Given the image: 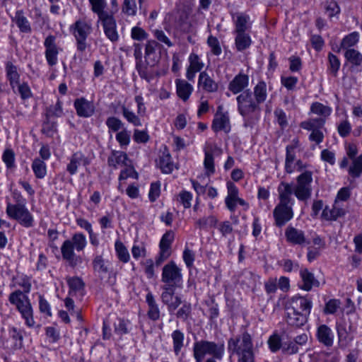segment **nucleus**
Returning <instances> with one entry per match:
<instances>
[{
  "label": "nucleus",
  "mask_w": 362,
  "mask_h": 362,
  "mask_svg": "<svg viewBox=\"0 0 362 362\" xmlns=\"http://www.w3.org/2000/svg\"><path fill=\"white\" fill-rule=\"evenodd\" d=\"M279 202L273 211L274 224L281 228L293 217V206L295 199L293 198L292 185L281 182L277 188Z\"/></svg>",
  "instance_id": "f257e3e1"
},
{
  "label": "nucleus",
  "mask_w": 362,
  "mask_h": 362,
  "mask_svg": "<svg viewBox=\"0 0 362 362\" xmlns=\"http://www.w3.org/2000/svg\"><path fill=\"white\" fill-rule=\"evenodd\" d=\"M312 301L306 297H293L286 307V321L290 326L300 327L305 325L310 313Z\"/></svg>",
  "instance_id": "f03ea898"
},
{
  "label": "nucleus",
  "mask_w": 362,
  "mask_h": 362,
  "mask_svg": "<svg viewBox=\"0 0 362 362\" xmlns=\"http://www.w3.org/2000/svg\"><path fill=\"white\" fill-rule=\"evenodd\" d=\"M238 110L245 119V126L254 124L259 119L260 105L254 98L252 92L247 89L236 98Z\"/></svg>",
  "instance_id": "7ed1b4c3"
},
{
  "label": "nucleus",
  "mask_w": 362,
  "mask_h": 362,
  "mask_svg": "<svg viewBox=\"0 0 362 362\" xmlns=\"http://www.w3.org/2000/svg\"><path fill=\"white\" fill-rule=\"evenodd\" d=\"M228 349L231 355H236L238 362H255L253 343L251 335L244 332L228 341Z\"/></svg>",
  "instance_id": "20e7f679"
},
{
  "label": "nucleus",
  "mask_w": 362,
  "mask_h": 362,
  "mask_svg": "<svg viewBox=\"0 0 362 362\" xmlns=\"http://www.w3.org/2000/svg\"><path fill=\"white\" fill-rule=\"evenodd\" d=\"M86 238L82 233H75L71 240H66L62 247L61 252L64 259L68 262L69 266L75 267L81 262V258L76 255L74 249L78 252L82 251L86 245Z\"/></svg>",
  "instance_id": "39448f33"
},
{
  "label": "nucleus",
  "mask_w": 362,
  "mask_h": 362,
  "mask_svg": "<svg viewBox=\"0 0 362 362\" xmlns=\"http://www.w3.org/2000/svg\"><path fill=\"white\" fill-rule=\"evenodd\" d=\"M224 342L210 341L200 340L194 342L193 346V356L196 362H202L206 354L212 356V358L221 360L224 354Z\"/></svg>",
  "instance_id": "423d86ee"
},
{
  "label": "nucleus",
  "mask_w": 362,
  "mask_h": 362,
  "mask_svg": "<svg viewBox=\"0 0 362 362\" xmlns=\"http://www.w3.org/2000/svg\"><path fill=\"white\" fill-rule=\"evenodd\" d=\"M8 300L11 304L16 307L25 320V325L29 327H33L35 322L33 318V308L27 295L21 290H16L9 295Z\"/></svg>",
  "instance_id": "0eeeda50"
},
{
  "label": "nucleus",
  "mask_w": 362,
  "mask_h": 362,
  "mask_svg": "<svg viewBox=\"0 0 362 362\" xmlns=\"http://www.w3.org/2000/svg\"><path fill=\"white\" fill-rule=\"evenodd\" d=\"M91 24L84 19L76 21L69 27V31L76 40V49L83 52L88 47L87 38L92 32Z\"/></svg>",
  "instance_id": "6e6552de"
},
{
  "label": "nucleus",
  "mask_w": 362,
  "mask_h": 362,
  "mask_svg": "<svg viewBox=\"0 0 362 362\" xmlns=\"http://www.w3.org/2000/svg\"><path fill=\"white\" fill-rule=\"evenodd\" d=\"M313 173L305 170L296 177V185L293 187V194L301 202H307L312 195Z\"/></svg>",
  "instance_id": "1a4fd4ad"
},
{
  "label": "nucleus",
  "mask_w": 362,
  "mask_h": 362,
  "mask_svg": "<svg viewBox=\"0 0 362 362\" xmlns=\"http://www.w3.org/2000/svg\"><path fill=\"white\" fill-rule=\"evenodd\" d=\"M6 214L11 218L16 220L21 226L25 228L33 226V216L26 208L23 202L14 204L8 203Z\"/></svg>",
  "instance_id": "9d476101"
},
{
  "label": "nucleus",
  "mask_w": 362,
  "mask_h": 362,
  "mask_svg": "<svg viewBox=\"0 0 362 362\" xmlns=\"http://www.w3.org/2000/svg\"><path fill=\"white\" fill-rule=\"evenodd\" d=\"M161 281L163 286L180 288L182 284L181 269L171 261L166 264L162 269Z\"/></svg>",
  "instance_id": "9b49d317"
},
{
  "label": "nucleus",
  "mask_w": 362,
  "mask_h": 362,
  "mask_svg": "<svg viewBox=\"0 0 362 362\" xmlns=\"http://www.w3.org/2000/svg\"><path fill=\"white\" fill-rule=\"evenodd\" d=\"M45 57L49 66H55L58 62V54L62 48L56 43V37L52 35L47 36L44 41Z\"/></svg>",
  "instance_id": "f8f14e48"
},
{
  "label": "nucleus",
  "mask_w": 362,
  "mask_h": 362,
  "mask_svg": "<svg viewBox=\"0 0 362 362\" xmlns=\"http://www.w3.org/2000/svg\"><path fill=\"white\" fill-rule=\"evenodd\" d=\"M68 163L66 170L70 175H74L78 172L80 165L85 167L90 163V160L81 151H78L72 153L67 158Z\"/></svg>",
  "instance_id": "ddd939ff"
},
{
  "label": "nucleus",
  "mask_w": 362,
  "mask_h": 362,
  "mask_svg": "<svg viewBox=\"0 0 362 362\" xmlns=\"http://www.w3.org/2000/svg\"><path fill=\"white\" fill-rule=\"evenodd\" d=\"M101 21L105 36L112 42L119 40V34L117 30V23L113 13L108 14L99 18Z\"/></svg>",
  "instance_id": "4468645a"
},
{
  "label": "nucleus",
  "mask_w": 362,
  "mask_h": 362,
  "mask_svg": "<svg viewBox=\"0 0 362 362\" xmlns=\"http://www.w3.org/2000/svg\"><path fill=\"white\" fill-rule=\"evenodd\" d=\"M74 108L78 116L88 118L93 116L95 112L93 101L87 100L83 97L76 98L74 103Z\"/></svg>",
  "instance_id": "2eb2a0df"
},
{
  "label": "nucleus",
  "mask_w": 362,
  "mask_h": 362,
  "mask_svg": "<svg viewBox=\"0 0 362 362\" xmlns=\"http://www.w3.org/2000/svg\"><path fill=\"white\" fill-rule=\"evenodd\" d=\"M231 17L235 25L234 33H246L251 28L250 17L246 13H231Z\"/></svg>",
  "instance_id": "dca6fc26"
},
{
  "label": "nucleus",
  "mask_w": 362,
  "mask_h": 362,
  "mask_svg": "<svg viewBox=\"0 0 362 362\" xmlns=\"http://www.w3.org/2000/svg\"><path fill=\"white\" fill-rule=\"evenodd\" d=\"M92 265L94 273L101 279L111 272V263L102 255H96L93 259Z\"/></svg>",
  "instance_id": "f3484780"
},
{
  "label": "nucleus",
  "mask_w": 362,
  "mask_h": 362,
  "mask_svg": "<svg viewBox=\"0 0 362 362\" xmlns=\"http://www.w3.org/2000/svg\"><path fill=\"white\" fill-rule=\"evenodd\" d=\"M285 236L287 242L293 245H303L305 243L307 244L310 243V242L306 241L304 232L293 226L287 227L285 230Z\"/></svg>",
  "instance_id": "a211bd4d"
},
{
  "label": "nucleus",
  "mask_w": 362,
  "mask_h": 362,
  "mask_svg": "<svg viewBox=\"0 0 362 362\" xmlns=\"http://www.w3.org/2000/svg\"><path fill=\"white\" fill-rule=\"evenodd\" d=\"M249 77L244 74H239L236 75L233 79L228 84V90L233 94L242 93L245 88L248 86Z\"/></svg>",
  "instance_id": "6ab92c4d"
},
{
  "label": "nucleus",
  "mask_w": 362,
  "mask_h": 362,
  "mask_svg": "<svg viewBox=\"0 0 362 362\" xmlns=\"http://www.w3.org/2000/svg\"><path fill=\"white\" fill-rule=\"evenodd\" d=\"M161 45L156 40H149L145 45V58L151 66L159 61L160 56L156 54V49Z\"/></svg>",
  "instance_id": "aec40b11"
},
{
  "label": "nucleus",
  "mask_w": 362,
  "mask_h": 362,
  "mask_svg": "<svg viewBox=\"0 0 362 362\" xmlns=\"http://www.w3.org/2000/svg\"><path fill=\"white\" fill-rule=\"evenodd\" d=\"M317 338L318 341L326 346H332L334 343V334L332 329L326 325H321L317 327Z\"/></svg>",
  "instance_id": "412c9836"
},
{
  "label": "nucleus",
  "mask_w": 362,
  "mask_h": 362,
  "mask_svg": "<svg viewBox=\"0 0 362 362\" xmlns=\"http://www.w3.org/2000/svg\"><path fill=\"white\" fill-rule=\"evenodd\" d=\"M300 275L303 281V284L300 286L301 289L309 291L313 286L319 287V281L317 280L313 274L310 272L307 269H300Z\"/></svg>",
  "instance_id": "4be33fe9"
},
{
  "label": "nucleus",
  "mask_w": 362,
  "mask_h": 362,
  "mask_svg": "<svg viewBox=\"0 0 362 362\" xmlns=\"http://www.w3.org/2000/svg\"><path fill=\"white\" fill-rule=\"evenodd\" d=\"M114 334L121 338L127 334L132 329V324L129 320L117 317L113 323Z\"/></svg>",
  "instance_id": "5701e85b"
},
{
  "label": "nucleus",
  "mask_w": 362,
  "mask_h": 362,
  "mask_svg": "<svg viewBox=\"0 0 362 362\" xmlns=\"http://www.w3.org/2000/svg\"><path fill=\"white\" fill-rule=\"evenodd\" d=\"M175 84L178 97L183 101L187 100L193 91L192 86L182 79H176Z\"/></svg>",
  "instance_id": "b1692460"
},
{
  "label": "nucleus",
  "mask_w": 362,
  "mask_h": 362,
  "mask_svg": "<svg viewBox=\"0 0 362 362\" xmlns=\"http://www.w3.org/2000/svg\"><path fill=\"white\" fill-rule=\"evenodd\" d=\"M158 165L163 173L169 174L173 170V163L171 160V156L166 147L164 148L160 156Z\"/></svg>",
  "instance_id": "393cba45"
},
{
  "label": "nucleus",
  "mask_w": 362,
  "mask_h": 362,
  "mask_svg": "<svg viewBox=\"0 0 362 362\" xmlns=\"http://www.w3.org/2000/svg\"><path fill=\"white\" fill-rule=\"evenodd\" d=\"M128 157L126 153L119 151H112L108 157L107 163L110 166L117 168L118 166L127 165Z\"/></svg>",
  "instance_id": "a878e982"
},
{
  "label": "nucleus",
  "mask_w": 362,
  "mask_h": 362,
  "mask_svg": "<svg viewBox=\"0 0 362 362\" xmlns=\"http://www.w3.org/2000/svg\"><path fill=\"white\" fill-rule=\"evenodd\" d=\"M198 84L209 93L216 92L218 90L217 83L205 71L199 74Z\"/></svg>",
  "instance_id": "bb28decb"
},
{
  "label": "nucleus",
  "mask_w": 362,
  "mask_h": 362,
  "mask_svg": "<svg viewBox=\"0 0 362 362\" xmlns=\"http://www.w3.org/2000/svg\"><path fill=\"white\" fill-rule=\"evenodd\" d=\"M16 23L21 33H30L32 31L30 24L24 16L23 10H18L16 12L14 18L12 19Z\"/></svg>",
  "instance_id": "cd10ccee"
},
{
  "label": "nucleus",
  "mask_w": 362,
  "mask_h": 362,
  "mask_svg": "<svg viewBox=\"0 0 362 362\" xmlns=\"http://www.w3.org/2000/svg\"><path fill=\"white\" fill-rule=\"evenodd\" d=\"M211 128L215 132L222 130L228 132L230 129L228 117L225 114L216 115L213 120Z\"/></svg>",
  "instance_id": "c85d7f7f"
},
{
  "label": "nucleus",
  "mask_w": 362,
  "mask_h": 362,
  "mask_svg": "<svg viewBox=\"0 0 362 362\" xmlns=\"http://www.w3.org/2000/svg\"><path fill=\"white\" fill-rule=\"evenodd\" d=\"M174 354L178 356L185 346V334L180 329L174 330L171 334Z\"/></svg>",
  "instance_id": "c756f323"
},
{
  "label": "nucleus",
  "mask_w": 362,
  "mask_h": 362,
  "mask_svg": "<svg viewBox=\"0 0 362 362\" xmlns=\"http://www.w3.org/2000/svg\"><path fill=\"white\" fill-rule=\"evenodd\" d=\"M295 146L288 145L286 148L285 171L291 174L295 171L296 153Z\"/></svg>",
  "instance_id": "7c9ffc66"
},
{
  "label": "nucleus",
  "mask_w": 362,
  "mask_h": 362,
  "mask_svg": "<svg viewBox=\"0 0 362 362\" xmlns=\"http://www.w3.org/2000/svg\"><path fill=\"white\" fill-rule=\"evenodd\" d=\"M236 36L235 38V45L238 51L242 52L250 47L252 44V40L247 33H234Z\"/></svg>",
  "instance_id": "2f4dec72"
},
{
  "label": "nucleus",
  "mask_w": 362,
  "mask_h": 362,
  "mask_svg": "<svg viewBox=\"0 0 362 362\" xmlns=\"http://www.w3.org/2000/svg\"><path fill=\"white\" fill-rule=\"evenodd\" d=\"M146 300L148 305V317L152 320H157L160 317V310L151 293L146 294Z\"/></svg>",
  "instance_id": "473e14b6"
},
{
  "label": "nucleus",
  "mask_w": 362,
  "mask_h": 362,
  "mask_svg": "<svg viewBox=\"0 0 362 362\" xmlns=\"http://www.w3.org/2000/svg\"><path fill=\"white\" fill-rule=\"evenodd\" d=\"M310 112L313 114L320 116V118H325L326 120L332 113V108L327 105H323L321 103L315 102L313 103L310 105Z\"/></svg>",
  "instance_id": "72a5a7b5"
},
{
  "label": "nucleus",
  "mask_w": 362,
  "mask_h": 362,
  "mask_svg": "<svg viewBox=\"0 0 362 362\" xmlns=\"http://www.w3.org/2000/svg\"><path fill=\"white\" fill-rule=\"evenodd\" d=\"M344 214L345 211L342 208L334 206L332 209L325 207L322 211V216L327 221H335Z\"/></svg>",
  "instance_id": "f704fd0d"
},
{
  "label": "nucleus",
  "mask_w": 362,
  "mask_h": 362,
  "mask_svg": "<svg viewBox=\"0 0 362 362\" xmlns=\"http://www.w3.org/2000/svg\"><path fill=\"white\" fill-rule=\"evenodd\" d=\"M6 69L10 85L15 92L16 85L18 84L20 79V75L17 71V68L11 62H8L6 66Z\"/></svg>",
  "instance_id": "c9c22d12"
},
{
  "label": "nucleus",
  "mask_w": 362,
  "mask_h": 362,
  "mask_svg": "<svg viewBox=\"0 0 362 362\" xmlns=\"http://www.w3.org/2000/svg\"><path fill=\"white\" fill-rule=\"evenodd\" d=\"M253 96L259 103H263L267 97V84L264 81H261L253 88Z\"/></svg>",
  "instance_id": "e433bc0d"
},
{
  "label": "nucleus",
  "mask_w": 362,
  "mask_h": 362,
  "mask_svg": "<svg viewBox=\"0 0 362 362\" xmlns=\"http://www.w3.org/2000/svg\"><path fill=\"white\" fill-rule=\"evenodd\" d=\"M325 122V118H312L302 122L300 127L306 130L321 129L323 128Z\"/></svg>",
  "instance_id": "4c0bfd02"
},
{
  "label": "nucleus",
  "mask_w": 362,
  "mask_h": 362,
  "mask_svg": "<svg viewBox=\"0 0 362 362\" xmlns=\"http://www.w3.org/2000/svg\"><path fill=\"white\" fill-rule=\"evenodd\" d=\"M91 5V10L93 13H96L98 18H101L111 13L105 11L107 6L105 0H88Z\"/></svg>",
  "instance_id": "58836bf2"
},
{
  "label": "nucleus",
  "mask_w": 362,
  "mask_h": 362,
  "mask_svg": "<svg viewBox=\"0 0 362 362\" xmlns=\"http://www.w3.org/2000/svg\"><path fill=\"white\" fill-rule=\"evenodd\" d=\"M359 40V33L358 32H353L346 35L341 40L340 49H350L354 47Z\"/></svg>",
  "instance_id": "ea45409f"
},
{
  "label": "nucleus",
  "mask_w": 362,
  "mask_h": 362,
  "mask_svg": "<svg viewBox=\"0 0 362 362\" xmlns=\"http://www.w3.org/2000/svg\"><path fill=\"white\" fill-rule=\"evenodd\" d=\"M348 173L354 178L361 176L362 174V155L352 160V164L349 167Z\"/></svg>",
  "instance_id": "a19ab883"
},
{
  "label": "nucleus",
  "mask_w": 362,
  "mask_h": 362,
  "mask_svg": "<svg viewBox=\"0 0 362 362\" xmlns=\"http://www.w3.org/2000/svg\"><path fill=\"white\" fill-rule=\"evenodd\" d=\"M32 169L37 178L42 179L47 173L46 164L40 158H35L32 163Z\"/></svg>",
  "instance_id": "79ce46f5"
},
{
  "label": "nucleus",
  "mask_w": 362,
  "mask_h": 362,
  "mask_svg": "<svg viewBox=\"0 0 362 362\" xmlns=\"http://www.w3.org/2000/svg\"><path fill=\"white\" fill-rule=\"evenodd\" d=\"M344 57L351 64L359 66L362 63V54L355 49L346 50Z\"/></svg>",
  "instance_id": "37998d69"
},
{
  "label": "nucleus",
  "mask_w": 362,
  "mask_h": 362,
  "mask_svg": "<svg viewBox=\"0 0 362 362\" xmlns=\"http://www.w3.org/2000/svg\"><path fill=\"white\" fill-rule=\"evenodd\" d=\"M122 115L128 122L132 124L135 127L141 126V122L138 115L133 111L129 110L124 105L122 107Z\"/></svg>",
  "instance_id": "c03bdc74"
},
{
  "label": "nucleus",
  "mask_w": 362,
  "mask_h": 362,
  "mask_svg": "<svg viewBox=\"0 0 362 362\" xmlns=\"http://www.w3.org/2000/svg\"><path fill=\"white\" fill-rule=\"evenodd\" d=\"M175 233L172 230L167 231L161 238L160 241L159 247L162 250L171 251V245L174 240Z\"/></svg>",
  "instance_id": "a18cd8bd"
},
{
  "label": "nucleus",
  "mask_w": 362,
  "mask_h": 362,
  "mask_svg": "<svg viewBox=\"0 0 362 362\" xmlns=\"http://www.w3.org/2000/svg\"><path fill=\"white\" fill-rule=\"evenodd\" d=\"M267 344L270 351L273 353L277 352L282 349L283 346L281 337L276 333H274L269 337Z\"/></svg>",
  "instance_id": "49530a36"
},
{
  "label": "nucleus",
  "mask_w": 362,
  "mask_h": 362,
  "mask_svg": "<svg viewBox=\"0 0 362 362\" xmlns=\"http://www.w3.org/2000/svg\"><path fill=\"white\" fill-rule=\"evenodd\" d=\"M115 246L119 259L124 263L128 262L129 254L124 244L120 241H116Z\"/></svg>",
  "instance_id": "de8ad7c7"
},
{
  "label": "nucleus",
  "mask_w": 362,
  "mask_h": 362,
  "mask_svg": "<svg viewBox=\"0 0 362 362\" xmlns=\"http://www.w3.org/2000/svg\"><path fill=\"white\" fill-rule=\"evenodd\" d=\"M177 287L162 286L163 292L160 296L162 302L168 307L173 300L175 290Z\"/></svg>",
  "instance_id": "09e8293b"
},
{
  "label": "nucleus",
  "mask_w": 362,
  "mask_h": 362,
  "mask_svg": "<svg viewBox=\"0 0 362 362\" xmlns=\"http://www.w3.org/2000/svg\"><path fill=\"white\" fill-rule=\"evenodd\" d=\"M152 33L158 43L160 42L164 44L168 47H171L173 46V42L170 40L168 36L163 30L155 29L152 31Z\"/></svg>",
  "instance_id": "8fccbe9b"
},
{
  "label": "nucleus",
  "mask_w": 362,
  "mask_h": 362,
  "mask_svg": "<svg viewBox=\"0 0 362 362\" xmlns=\"http://www.w3.org/2000/svg\"><path fill=\"white\" fill-rule=\"evenodd\" d=\"M218 220L214 216L204 217L197 220L195 223L196 226L199 229H204L207 227H215Z\"/></svg>",
  "instance_id": "3c124183"
},
{
  "label": "nucleus",
  "mask_w": 362,
  "mask_h": 362,
  "mask_svg": "<svg viewBox=\"0 0 362 362\" xmlns=\"http://www.w3.org/2000/svg\"><path fill=\"white\" fill-rule=\"evenodd\" d=\"M328 61V71L329 74L336 76L340 67V61L338 57L332 53H329Z\"/></svg>",
  "instance_id": "603ef678"
},
{
  "label": "nucleus",
  "mask_w": 362,
  "mask_h": 362,
  "mask_svg": "<svg viewBox=\"0 0 362 362\" xmlns=\"http://www.w3.org/2000/svg\"><path fill=\"white\" fill-rule=\"evenodd\" d=\"M192 305L190 303L184 302L182 305L176 313V317L185 322L191 315Z\"/></svg>",
  "instance_id": "864d4df0"
},
{
  "label": "nucleus",
  "mask_w": 362,
  "mask_h": 362,
  "mask_svg": "<svg viewBox=\"0 0 362 362\" xmlns=\"http://www.w3.org/2000/svg\"><path fill=\"white\" fill-rule=\"evenodd\" d=\"M341 301L339 299H330L324 308V313L326 315H333L340 308Z\"/></svg>",
  "instance_id": "5fc2aeb1"
},
{
  "label": "nucleus",
  "mask_w": 362,
  "mask_h": 362,
  "mask_svg": "<svg viewBox=\"0 0 362 362\" xmlns=\"http://www.w3.org/2000/svg\"><path fill=\"white\" fill-rule=\"evenodd\" d=\"M122 12L130 16H134L136 13V4L135 0H124L122 6Z\"/></svg>",
  "instance_id": "6e6d98bb"
},
{
  "label": "nucleus",
  "mask_w": 362,
  "mask_h": 362,
  "mask_svg": "<svg viewBox=\"0 0 362 362\" xmlns=\"http://www.w3.org/2000/svg\"><path fill=\"white\" fill-rule=\"evenodd\" d=\"M148 34L141 27L134 26L131 30V37L134 40L143 41L148 38Z\"/></svg>",
  "instance_id": "4d7b16f0"
},
{
  "label": "nucleus",
  "mask_w": 362,
  "mask_h": 362,
  "mask_svg": "<svg viewBox=\"0 0 362 362\" xmlns=\"http://www.w3.org/2000/svg\"><path fill=\"white\" fill-rule=\"evenodd\" d=\"M130 139V132L126 129H123L116 134V140L119 144L121 148H126L129 144Z\"/></svg>",
  "instance_id": "13d9d810"
},
{
  "label": "nucleus",
  "mask_w": 362,
  "mask_h": 362,
  "mask_svg": "<svg viewBox=\"0 0 362 362\" xmlns=\"http://www.w3.org/2000/svg\"><path fill=\"white\" fill-rule=\"evenodd\" d=\"M63 115L62 103L58 100L56 104L50 105L47 110V117H59Z\"/></svg>",
  "instance_id": "bf43d9fd"
},
{
  "label": "nucleus",
  "mask_w": 362,
  "mask_h": 362,
  "mask_svg": "<svg viewBox=\"0 0 362 362\" xmlns=\"http://www.w3.org/2000/svg\"><path fill=\"white\" fill-rule=\"evenodd\" d=\"M2 160L8 168H12L15 166V153L11 148L6 149L2 155Z\"/></svg>",
  "instance_id": "052dcab7"
},
{
  "label": "nucleus",
  "mask_w": 362,
  "mask_h": 362,
  "mask_svg": "<svg viewBox=\"0 0 362 362\" xmlns=\"http://www.w3.org/2000/svg\"><path fill=\"white\" fill-rule=\"evenodd\" d=\"M207 44L214 55L218 56L221 54L222 49L217 37L210 35L207 39Z\"/></svg>",
  "instance_id": "680f3d73"
},
{
  "label": "nucleus",
  "mask_w": 362,
  "mask_h": 362,
  "mask_svg": "<svg viewBox=\"0 0 362 362\" xmlns=\"http://www.w3.org/2000/svg\"><path fill=\"white\" fill-rule=\"evenodd\" d=\"M192 199V194L185 190L180 192L177 197V201L183 205L185 209H188L191 206Z\"/></svg>",
  "instance_id": "e2e57ef3"
},
{
  "label": "nucleus",
  "mask_w": 362,
  "mask_h": 362,
  "mask_svg": "<svg viewBox=\"0 0 362 362\" xmlns=\"http://www.w3.org/2000/svg\"><path fill=\"white\" fill-rule=\"evenodd\" d=\"M189 66L191 69L200 71L204 67V64L200 61L199 56L195 53L190 54L189 57Z\"/></svg>",
  "instance_id": "0e129e2a"
},
{
  "label": "nucleus",
  "mask_w": 362,
  "mask_h": 362,
  "mask_svg": "<svg viewBox=\"0 0 362 362\" xmlns=\"http://www.w3.org/2000/svg\"><path fill=\"white\" fill-rule=\"evenodd\" d=\"M204 167L209 174H213L215 171L214 157L208 150H205V158L204 161Z\"/></svg>",
  "instance_id": "69168bd1"
},
{
  "label": "nucleus",
  "mask_w": 362,
  "mask_h": 362,
  "mask_svg": "<svg viewBox=\"0 0 362 362\" xmlns=\"http://www.w3.org/2000/svg\"><path fill=\"white\" fill-rule=\"evenodd\" d=\"M106 125L109 129L113 132H117L122 127L123 123L119 119L115 117H110L106 120Z\"/></svg>",
  "instance_id": "338daca9"
},
{
  "label": "nucleus",
  "mask_w": 362,
  "mask_h": 362,
  "mask_svg": "<svg viewBox=\"0 0 362 362\" xmlns=\"http://www.w3.org/2000/svg\"><path fill=\"white\" fill-rule=\"evenodd\" d=\"M16 86H17L18 92L23 100H26L32 97L31 90L27 83H18Z\"/></svg>",
  "instance_id": "774afa93"
}]
</instances>
